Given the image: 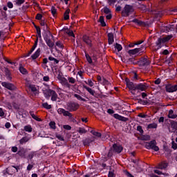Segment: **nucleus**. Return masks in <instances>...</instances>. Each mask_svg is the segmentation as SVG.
I'll return each mask as SVG.
<instances>
[{
	"mask_svg": "<svg viewBox=\"0 0 177 177\" xmlns=\"http://www.w3.org/2000/svg\"><path fill=\"white\" fill-rule=\"evenodd\" d=\"M99 21L100 22L102 27H106V22L104 21V17L100 16V19H99Z\"/></svg>",
	"mask_w": 177,
	"mask_h": 177,
	"instance_id": "obj_35",
	"label": "nucleus"
},
{
	"mask_svg": "<svg viewBox=\"0 0 177 177\" xmlns=\"http://www.w3.org/2000/svg\"><path fill=\"white\" fill-rule=\"evenodd\" d=\"M91 133L94 136H96L97 138H102V133H99L97 131H95L94 130H91L90 131Z\"/></svg>",
	"mask_w": 177,
	"mask_h": 177,
	"instance_id": "obj_34",
	"label": "nucleus"
},
{
	"mask_svg": "<svg viewBox=\"0 0 177 177\" xmlns=\"http://www.w3.org/2000/svg\"><path fill=\"white\" fill-rule=\"evenodd\" d=\"M1 85L6 88V89H8V91H16L17 87L15 86V84L6 82H1Z\"/></svg>",
	"mask_w": 177,
	"mask_h": 177,
	"instance_id": "obj_9",
	"label": "nucleus"
},
{
	"mask_svg": "<svg viewBox=\"0 0 177 177\" xmlns=\"http://www.w3.org/2000/svg\"><path fill=\"white\" fill-rule=\"evenodd\" d=\"M55 138H57V139H58L59 140H61V142H64V138L60 134H57L55 136Z\"/></svg>",
	"mask_w": 177,
	"mask_h": 177,
	"instance_id": "obj_57",
	"label": "nucleus"
},
{
	"mask_svg": "<svg viewBox=\"0 0 177 177\" xmlns=\"http://www.w3.org/2000/svg\"><path fill=\"white\" fill-rule=\"evenodd\" d=\"M26 2V0H16V3L18 5V6H20V5H23Z\"/></svg>",
	"mask_w": 177,
	"mask_h": 177,
	"instance_id": "obj_61",
	"label": "nucleus"
},
{
	"mask_svg": "<svg viewBox=\"0 0 177 177\" xmlns=\"http://www.w3.org/2000/svg\"><path fill=\"white\" fill-rule=\"evenodd\" d=\"M46 44L48 46V48L51 49L55 46V43H53L50 39L46 41Z\"/></svg>",
	"mask_w": 177,
	"mask_h": 177,
	"instance_id": "obj_29",
	"label": "nucleus"
},
{
	"mask_svg": "<svg viewBox=\"0 0 177 177\" xmlns=\"http://www.w3.org/2000/svg\"><path fill=\"white\" fill-rule=\"evenodd\" d=\"M50 95H51V100L52 102H56L58 100H60V97H59V95H57V93L55 90H51L50 91Z\"/></svg>",
	"mask_w": 177,
	"mask_h": 177,
	"instance_id": "obj_15",
	"label": "nucleus"
},
{
	"mask_svg": "<svg viewBox=\"0 0 177 177\" xmlns=\"http://www.w3.org/2000/svg\"><path fill=\"white\" fill-rule=\"evenodd\" d=\"M19 72L21 74H23V75H27V74H28V71L21 66H19Z\"/></svg>",
	"mask_w": 177,
	"mask_h": 177,
	"instance_id": "obj_25",
	"label": "nucleus"
},
{
	"mask_svg": "<svg viewBox=\"0 0 177 177\" xmlns=\"http://www.w3.org/2000/svg\"><path fill=\"white\" fill-rule=\"evenodd\" d=\"M85 53V57L86 59V61L88 62V64H92L93 62L92 61V57L89 56V54L86 53V51H84Z\"/></svg>",
	"mask_w": 177,
	"mask_h": 177,
	"instance_id": "obj_28",
	"label": "nucleus"
},
{
	"mask_svg": "<svg viewBox=\"0 0 177 177\" xmlns=\"http://www.w3.org/2000/svg\"><path fill=\"white\" fill-rule=\"evenodd\" d=\"M113 42H114V34H113V32L108 33L109 45H113Z\"/></svg>",
	"mask_w": 177,
	"mask_h": 177,
	"instance_id": "obj_20",
	"label": "nucleus"
},
{
	"mask_svg": "<svg viewBox=\"0 0 177 177\" xmlns=\"http://www.w3.org/2000/svg\"><path fill=\"white\" fill-rule=\"evenodd\" d=\"M158 125L156 123H151L148 124L147 128L148 129H156Z\"/></svg>",
	"mask_w": 177,
	"mask_h": 177,
	"instance_id": "obj_37",
	"label": "nucleus"
},
{
	"mask_svg": "<svg viewBox=\"0 0 177 177\" xmlns=\"http://www.w3.org/2000/svg\"><path fill=\"white\" fill-rule=\"evenodd\" d=\"M58 114L63 115L64 117H69L70 118H73V113H70V111H66L63 108H59L57 109Z\"/></svg>",
	"mask_w": 177,
	"mask_h": 177,
	"instance_id": "obj_7",
	"label": "nucleus"
},
{
	"mask_svg": "<svg viewBox=\"0 0 177 177\" xmlns=\"http://www.w3.org/2000/svg\"><path fill=\"white\" fill-rule=\"evenodd\" d=\"M70 19V9H67L64 13V20H69Z\"/></svg>",
	"mask_w": 177,
	"mask_h": 177,
	"instance_id": "obj_27",
	"label": "nucleus"
},
{
	"mask_svg": "<svg viewBox=\"0 0 177 177\" xmlns=\"http://www.w3.org/2000/svg\"><path fill=\"white\" fill-rule=\"evenodd\" d=\"M55 45H56V46H57V48H59V49H63V48H64V46L60 41H57L55 43Z\"/></svg>",
	"mask_w": 177,
	"mask_h": 177,
	"instance_id": "obj_46",
	"label": "nucleus"
},
{
	"mask_svg": "<svg viewBox=\"0 0 177 177\" xmlns=\"http://www.w3.org/2000/svg\"><path fill=\"white\" fill-rule=\"evenodd\" d=\"M85 84H86L87 85H89V86H93V85H95V84L93 83V82H92V80L88 79V82L85 81Z\"/></svg>",
	"mask_w": 177,
	"mask_h": 177,
	"instance_id": "obj_53",
	"label": "nucleus"
},
{
	"mask_svg": "<svg viewBox=\"0 0 177 177\" xmlns=\"http://www.w3.org/2000/svg\"><path fill=\"white\" fill-rule=\"evenodd\" d=\"M51 13L53 16V17H56V13H57V10L54 6H52L51 8Z\"/></svg>",
	"mask_w": 177,
	"mask_h": 177,
	"instance_id": "obj_47",
	"label": "nucleus"
},
{
	"mask_svg": "<svg viewBox=\"0 0 177 177\" xmlns=\"http://www.w3.org/2000/svg\"><path fill=\"white\" fill-rule=\"evenodd\" d=\"M35 156H37V153L34 151L30 152L28 154V158L29 160H32V158H34V157H35Z\"/></svg>",
	"mask_w": 177,
	"mask_h": 177,
	"instance_id": "obj_49",
	"label": "nucleus"
},
{
	"mask_svg": "<svg viewBox=\"0 0 177 177\" xmlns=\"http://www.w3.org/2000/svg\"><path fill=\"white\" fill-rule=\"evenodd\" d=\"M43 38H44L45 42L47 40L50 39V37H49V35H48V33L43 34Z\"/></svg>",
	"mask_w": 177,
	"mask_h": 177,
	"instance_id": "obj_55",
	"label": "nucleus"
},
{
	"mask_svg": "<svg viewBox=\"0 0 177 177\" xmlns=\"http://www.w3.org/2000/svg\"><path fill=\"white\" fill-rule=\"evenodd\" d=\"M171 149H173V150H177V143H176L175 141L171 142Z\"/></svg>",
	"mask_w": 177,
	"mask_h": 177,
	"instance_id": "obj_58",
	"label": "nucleus"
},
{
	"mask_svg": "<svg viewBox=\"0 0 177 177\" xmlns=\"http://www.w3.org/2000/svg\"><path fill=\"white\" fill-rule=\"evenodd\" d=\"M172 37H174L172 35H169L164 37L158 38L157 41L155 42L156 46H153L154 52H157L159 49L165 46L167 42H169Z\"/></svg>",
	"mask_w": 177,
	"mask_h": 177,
	"instance_id": "obj_2",
	"label": "nucleus"
},
{
	"mask_svg": "<svg viewBox=\"0 0 177 177\" xmlns=\"http://www.w3.org/2000/svg\"><path fill=\"white\" fill-rule=\"evenodd\" d=\"M138 49V52L139 53V55H140V53H143V52H145V50H146V47H145V46H142L140 48H136Z\"/></svg>",
	"mask_w": 177,
	"mask_h": 177,
	"instance_id": "obj_42",
	"label": "nucleus"
},
{
	"mask_svg": "<svg viewBox=\"0 0 177 177\" xmlns=\"http://www.w3.org/2000/svg\"><path fill=\"white\" fill-rule=\"evenodd\" d=\"M29 114H30L32 118H33V120H35L36 121H41V118L37 117V115H35V114H34V111H30L29 112Z\"/></svg>",
	"mask_w": 177,
	"mask_h": 177,
	"instance_id": "obj_33",
	"label": "nucleus"
},
{
	"mask_svg": "<svg viewBox=\"0 0 177 177\" xmlns=\"http://www.w3.org/2000/svg\"><path fill=\"white\" fill-rule=\"evenodd\" d=\"M168 118H171V120H175L177 118V115L174 113V110L170 109L169 111V113L167 115Z\"/></svg>",
	"mask_w": 177,
	"mask_h": 177,
	"instance_id": "obj_21",
	"label": "nucleus"
},
{
	"mask_svg": "<svg viewBox=\"0 0 177 177\" xmlns=\"http://www.w3.org/2000/svg\"><path fill=\"white\" fill-rule=\"evenodd\" d=\"M104 13H105L106 15H109V14L111 13V10H110L109 9V8L104 7Z\"/></svg>",
	"mask_w": 177,
	"mask_h": 177,
	"instance_id": "obj_60",
	"label": "nucleus"
},
{
	"mask_svg": "<svg viewBox=\"0 0 177 177\" xmlns=\"http://www.w3.org/2000/svg\"><path fill=\"white\" fill-rule=\"evenodd\" d=\"M74 97H76V99H77V100H81L82 102H86L85 98L82 97L81 95H80L78 94H74Z\"/></svg>",
	"mask_w": 177,
	"mask_h": 177,
	"instance_id": "obj_43",
	"label": "nucleus"
},
{
	"mask_svg": "<svg viewBox=\"0 0 177 177\" xmlns=\"http://www.w3.org/2000/svg\"><path fill=\"white\" fill-rule=\"evenodd\" d=\"M125 82L130 91H140L141 92H145L149 89V84L147 83L135 84L131 82L128 77L125 79Z\"/></svg>",
	"mask_w": 177,
	"mask_h": 177,
	"instance_id": "obj_1",
	"label": "nucleus"
},
{
	"mask_svg": "<svg viewBox=\"0 0 177 177\" xmlns=\"http://www.w3.org/2000/svg\"><path fill=\"white\" fill-rule=\"evenodd\" d=\"M137 131H138V132H140V133L141 135H143V133H145V131H143V129H142V126H138V127H137Z\"/></svg>",
	"mask_w": 177,
	"mask_h": 177,
	"instance_id": "obj_54",
	"label": "nucleus"
},
{
	"mask_svg": "<svg viewBox=\"0 0 177 177\" xmlns=\"http://www.w3.org/2000/svg\"><path fill=\"white\" fill-rule=\"evenodd\" d=\"M151 137L149 135L144 136L142 137V140H150Z\"/></svg>",
	"mask_w": 177,
	"mask_h": 177,
	"instance_id": "obj_64",
	"label": "nucleus"
},
{
	"mask_svg": "<svg viewBox=\"0 0 177 177\" xmlns=\"http://www.w3.org/2000/svg\"><path fill=\"white\" fill-rule=\"evenodd\" d=\"M43 30L46 32V31H48V34H50V35H51V37H53V35H52V34L50 33V31H49V26H48V24L44 26V27L43 28Z\"/></svg>",
	"mask_w": 177,
	"mask_h": 177,
	"instance_id": "obj_50",
	"label": "nucleus"
},
{
	"mask_svg": "<svg viewBox=\"0 0 177 177\" xmlns=\"http://www.w3.org/2000/svg\"><path fill=\"white\" fill-rule=\"evenodd\" d=\"M83 88L84 89H86L87 92H88V93H90V95H91L92 96H93L94 97H99V96H100V94L97 93L96 91H95V90L89 88L88 86L83 84Z\"/></svg>",
	"mask_w": 177,
	"mask_h": 177,
	"instance_id": "obj_10",
	"label": "nucleus"
},
{
	"mask_svg": "<svg viewBox=\"0 0 177 177\" xmlns=\"http://www.w3.org/2000/svg\"><path fill=\"white\" fill-rule=\"evenodd\" d=\"M35 19L36 20H42V15L40 13L37 14Z\"/></svg>",
	"mask_w": 177,
	"mask_h": 177,
	"instance_id": "obj_63",
	"label": "nucleus"
},
{
	"mask_svg": "<svg viewBox=\"0 0 177 177\" xmlns=\"http://www.w3.org/2000/svg\"><path fill=\"white\" fill-rule=\"evenodd\" d=\"M165 90H166V92H169V93H173V92H176L177 84L173 85V86L171 84H167L165 86Z\"/></svg>",
	"mask_w": 177,
	"mask_h": 177,
	"instance_id": "obj_11",
	"label": "nucleus"
},
{
	"mask_svg": "<svg viewBox=\"0 0 177 177\" xmlns=\"http://www.w3.org/2000/svg\"><path fill=\"white\" fill-rule=\"evenodd\" d=\"M4 73L7 80H8V81H12V73H10V70L8 68H4Z\"/></svg>",
	"mask_w": 177,
	"mask_h": 177,
	"instance_id": "obj_19",
	"label": "nucleus"
},
{
	"mask_svg": "<svg viewBox=\"0 0 177 177\" xmlns=\"http://www.w3.org/2000/svg\"><path fill=\"white\" fill-rule=\"evenodd\" d=\"M115 49H117L118 52H121V50H122V46L118 43H116L115 44Z\"/></svg>",
	"mask_w": 177,
	"mask_h": 177,
	"instance_id": "obj_41",
	"label": "nucleus"
},
{
	"mask_svg": "<svg viewBox=\"0 0 177 177\" xmlns=\"http://www.w3.org/2000/svg\"><path fill=\"white\" fill-rule=\"evenodd\" d=\"M68 111H77L80 109V104L74 102H69L66 104Z\"/></svg>",
	"mask_w": 177,
	"mask_h": 177,
	"instance_id": "obj_5",
	"label": "nucleus"
},
{
	"mask_svg": "<svg viewBox=\"0 0 177 177\" xmlns=\"http://www.w3.org/2000/svg\"><path fill=\"white\" fill-rule=\"evenodd\" d=\"M145 147L147 150H153L154 151H158L160 150V147L157 146V141L156 140L145 142Z\"/></svg>",
	"mask_w": 177,
	"mask_h": 177,
	"instance_id": "obj_4",
	"label": "nucleus"
},
{
	"mask_svg": "<svg viewBox=\"0 0 177 177\" xmlns=\"http://www.w3.org/2000/svg\"><path fill=\"white\" fill-rule=\"evenodd\" d=\"M41 55V48H37V50L31 55V59L32 60H37Z\"/></svg>",
	"mask_w": 177,
	"mask_h": 177,
	"instance_id": "obj_17",
	"label": "nucleus"
},
{
	"mask_svg": "<svg viewBox=\"0 0 177 177\" xmlns=\"http://www.w3.org/2000/svg\"><path fill=\"white\" fill-rule=\"evenodd\" d=\"M129 55H130V56H133L134 55H138V53H139L138 52V49L137 48H134V49H131L129 50L128 51Z\"/></svg>",
	"mask_w": 177,
	"mask_h": 177,
	"instance_id": "obj_30",
	"label": "nucleus"
},
{
	"mask_svg": "<svg viewBox=\"0 0 177 177\" xmlns=\"http://www.w3.org/2000/svg\"><path fill=\"white\" fill-rule=\"evenodd\" d=\"M128 62L129 63H131V64H139V61H136L133 57L129 58Z\"/></svg>",
	"mask_w": 177,
	"mask_h": 177,
	"instance_id": "obj_36",
	"label": "nucleus"
},
{
	"mask_svg": "<svg viewBox=\"0 0 177 177\" xmlns=\"http://www.w3.org/2000/svg\"><path fill=\"white\" fill-rule=\"evenodd\" d=\"M168 167V163L162 162L160 163L157 167L158 169H165Z\"/></svg>",
	"mask_w": 177,
	"mask_h": 177,
	"instance_id": "obj_24",
	"label": "nucleus"
},
{
	"mask_svg": "<svg viewBox=\"0 0 177 177\" xmlns=\"http://www.w3.org/2000/svg\"><path fill=\"white\" fill-rule=\"evenodd\" d=\"M138 103H139L140 104H142V106H147V104H149V102L147 100L142 99H138Z\"/></svg>",
	"mask_w": 177,
	"mask_h": 177,
	"instance_id": "obj_32",
	"label": "nucleus"
},
{
	"mask_svg": "<svg viewBox=\"0 0 177 177\" xmlns=\"http://www.w3.org/2000/svg\"><path fill=\"white\" fill-rule=\"evenodd\" d=\"M77 132L82 135V133H86L88 131H86L84 127H79V129L77 130Z\"/></svg>",
	"mask_w": 177,
	"mask_h": 177,
	"instance_id": "obj_44",
	"label": "nucleus"
},
{
	"mask_svg": "<svg viewBox=\"0 0 177 177\" xmlns=\"http://www.w3.org/2000/svg\"><path fill=\"white\" fill-rule=\"evenodd\" d=\"M132 23H135L136 24H138V26H145L146 25L145 21H140L138 19H133Z\"/></svg>",
	"mask_w": 177,
	"mask_h": 177,
	"instance_id": "obj_23",
	"label": "nucleus"
},
{
	"mask_svg": "<svg viewBox=\"0 0 177 177\" xmlns=\"http://www.w3.org/2000/svg\"><path fill=\"white\" fill-rule=\"evenodd\" d=\"M113 117L114 118H115L116 120H119V121H123V122H127V121H128V118H125L118 113H115L113 114Z\"/></svg>",
	"mask_w": 177,
	"mask_h": 177,
	"instance_id": "obj_16",
	"label": "nucleus"
},
{
	"mask_svg": "<svg viewBox=\"0 0 177 177\" xmlns=\"http://www.w3.org/2000/svg\"><path fill=\"white\" fill-rule=\"evenodd\" d=\"M42 106L44 107V109H46V110H50V109H52V105H49L48 102L43 103Z\"/></svg>",
	"mask_w": 177,
	"mask_h": 177,
	"instance_id": "obj_38",
	"label": "nucleus"
},
{
	"mask_svg": "<svg viewBox=\"0 0 177 177\" xmlns=\"http://www.w3.org/2000/svg\"><path fill=\"white\" fill-rule=\"evenodd\" d=\"M82 39L85 44L89 46V48H92V40H91V38L88 35H84L82 37Z\"/></svg>",
	"mask_w": 177,
	"mask_h": 177,
	"instance_id": "obj_14",
	"label": "nucleus"
},
{
	"mask_svg": "<svg viewBox=\"0 0 177 177\" xmlns=\"http://www.w3.org/2000/svg\"><path fill=\"white\" fill-rule=\"evenodd\" d=\"M68 81L70 84H75V80L73 77H68Z\"/></svg>",
	"mask_w": 177,
	"mask_h": 177,
	"instance_id": "obj_62",
	"label": "nucleus"
},
{
	"mask_svg": "<svg viewBox=\"0 0 177 177\" xmlns=\"http://www.w3.org/2000/svg\"><path fill=\"white\" fill-rule=\"evenodd\" d=\"M161 31L162 32H169V28L168 27V26H165L161 28Z\"/></svg>",
	"mask_w": 177,
	"mask_h": 177,
	"instance_id": "obj_45",
	"label": "nucleus"
},
{
	"mask_svg": "<svg viewBox=\"0 0 177 177\" xmlns=\"http://www.w3.org/2000/svg\"><path fill=\"white\" fill-rule=\"evenodd\" d=\"M19 115H25L27 117L28 115V111L24 110V109H19Z\"/></svg>",
	"mask_w": 177,
	"mask_h": 177,
	"instance_id": "obj_26",
	"label": "nucleus"
},
{
	"mask_svg": "<svg viewBox=\"0 0 177 177\" xmlns=\"http://www.w3.org/2000/svg\"><path fill=\"white\" fill-rule=\"evenodd\" d=\"M49 127L51 129H56V122L51 121L49 122Z\"/></svg>",
	"mask_w": 177,
	"mask_h": 177,
	"instance_id": "obj_48",
	"label": "nucleus"
},
{
	"mask_svg": "<svg viewBox=\"0 0 177 177\" xmlns=\"http://www.w3.org/2000/svg\"><path fill=\"white\" fill-rule=\"evenodd\" d=\"M48 60H50V62H54L55 64H59V60L52 56L48 57Z\"/></svg>",
	"mask_w": 177,
	"mask_h": 177,
	"instance_id": "obj_39",
	"label": "nucleus"
},
{
	"mask_svg": "<svg viewBox=\"0 0 177 177\" xmlns=\"http://www.w3.org/2000/svg\"><path fill=\"white\" fill-rule=\"evenodd\" d=\"M169 131L174 133L177 132V122L174 120L171 121V127L169 129Z\"/></svg>",
	"mask_w": 177,
	"mask_h": 177,
	"instance_id": "obj_13",
	"label": "nucleus"
},
{
	"mask_svg": "<svg viewBox=\"0 0 177 177\" xmlns=\"http://www.w3.org/2000/svg\"><path fill=\"white\" fill-rule=\"evenodd\" d=\"M26 149L24 148H21L20 149L18 152H17V154L18 156H19L20 157H26Z\"/></svg>",
	"mask_w": 177,
	"mask_h": 177,
	"instance_id": "obj_22",
	"label": "nucleus"
},
{
	"mask_svg": "<svg viewBox=\"0 0 177 177\" xmlns=\"http://www.w3.org/2000/svg\"><path fill=\"white\" fill-rule=\"evenodd\" d=\"M59 80L62 85H63L66 88H71V84H68V80L66 77H63L59 78Z\"/></svg>",
	"mask_w": 177,
	"mask_h": 177,
	"instance_id": "obj_12",
	"label": "nucleus"
},
{
	"mask_svg": "<svg viewBox=\"0 0 177 177\" xmlns=\"http://www.w3.org/2000/svg\"><path fill=\"white\" fill-rule=\"evenodd\" d=\"M133 8L132 6L126 5L122 11V16H129V13H132Z\"/></svg>",
	"mask_w": 177,
	"mask_h": 177,
	"instance_id": "obj_8",
	"label": "nucleus"
},
{
	"mask_svg": "<svg viewBox=\"0 0 177 177\" xmlns=\"http://www.w3.org/2000/svg\"><path fill=\"white\" fill-rule=\"evenodd\" d=\"M29 88L31 90L32 92H37V87H35V85L30 84L29 85Z\"/></svg>",
	"mask_w": 177,
	"mask_h": 177,
	"instance_id": "obj_51",
	"label": "nucleus"
},
{
	"mask_svg": "<svg viewBox=\"0 0 177 177\" xmlns=\"http://www.w3.org/2000/svg\"><path fill=\"white\" fill-rule=\"evenodd\" d=\"M37 46H38V37H37L35 41V44L32 46V50H35V48H37Z\"/></svg>",
	"mask_w": 177,
	"mask_h": 177,
	"instance_id": "obj_56",
	"label": "nucleus"
},
{
	"mask_svg": "<svg viewBox=\"0 0 177 177\" xmlns=\"http://www.w3.org/2000/svg\"><path fill=\"white\" fill-rule=\"evenodd\" d=\"M30 139L31 136H30V135L28 134L27 136L23 137L21 140H19V143L21 145H24L27 143V142H28Z\"/></svg>",
	"mask_w": 177,
	"mask_h": 177,
	"instance_id": "obj_18",
	"label": "nucleus"
},
{
	"mask_svg": "<svg viewBox=\"0 0 177 177\" xmlns=\"http://www.w3.org/2000/svg\"><path fill=\"white\" fill-rule=\"evenodd\" d=\"M50 91H52V89H48L46 92H44V97H46L47 100L50 98Z\"/></svg>",
	"mask_w": 177,
	"mask_h": 177,
	"instance_id": "obj_31",
	"label": "nucleus"
},
{
	"mask_svg": "<svg viewBox=\"0 0 177 177\" xmlns=\"http://www.w3.org/2000/svg\"><path fill=\"white\" fill-rule=\"evenodd\" d=\"M32 52H34V50H32V49H30V50H29L28 53L24 54V57H30V56H31V55L32 54Z\"/></svg>",
	"mask_w": 177,
	"mask_h": 177,
	"instance_id": "obj_52",
	"label": "nucleus"
},
{
	"mask_svg": "<svg viewBox=\"0 0 177 177\" xmlns=\"http://www.w3.org/2000/svg\"><path fill=\"white\" fill-rule=\"evenodd\" d=\"M122 150H124L122 145L114 143L109 150L107 153L108 158H111L113 156H116V154H120V153H122Z\"/></svg>",
	"mask_w": 177,
	"mask_h": 177,
	"instance_id": "obj_3",
	"label": "nucleus"
},
{
	"mask_svg": "<svg viewBox=\"0 0 177 177\" xmlns=\"http://www.w3.org/2000/svg\"><path fill=\"white\" fill-rule=\"evenodd\" d=\"M138 117H140V118H147V117H149V115L147 114L140 113L138 115Z\"/></svg>",
	"mask_w": 177,
	"mask_h": 177,
	"instance_id": "obj_59",
	"label": "nucleus"
},
{
	"mask_svg": "<svg viewBox=\"0 0 177 177\" xmlns=\"http://www.w3.org/2000/svg\"><path fill=\"white\" fill-rule=\"evenodd\" d=\"M24 131L26 132H32V127H31V125L28 124L24 127Z\"/></svg>",
	"mask_w": 177,
	"mask_h": 177,
	"instance_id": "obj_40",
	"label": "nucleus"
},
{
	"mask_svg": "<svg viewBox=\"0 0 177 177\" xmlns=\"http://www.w3.org/2000/svg\"><path fill=\"white\" fill-rule=\"evenodd\" d=\"M150 63L147 58L142 57L138 61V66L140 67H147V66H150Z\"/></svg>",
	"mask_w": 177,
	"mask_h": 177,
	"instance_id": "obj_6",
	"label": "nucleus"
}]
</instances>
